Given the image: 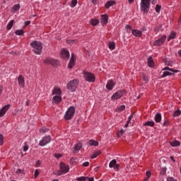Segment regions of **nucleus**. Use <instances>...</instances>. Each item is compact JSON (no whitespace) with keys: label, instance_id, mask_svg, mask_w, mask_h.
I'll return each mask as SVG.
<instances>
[{"label":"nucleus","instance_id":"obj_1","mask_svg":"<svg viewBox=\"0 0 181 181\" xmlns=\"http://www.w3.org/2000/svg\"><path fill=\"white\" fill-rule=\"evenodd\" d=\"M31 47H33V52L35 54H42V49H43V44L42 42L34 40L30 44Z\"/></svg>","mask_w":181,"mask_h":181},{"label":"nucleus","instance_id":"obj_2","mask_svg":"<svg viewBox=\"0 0 181 181\" xmlns=\"http://www.w3.org/2000/svg\"><path fill=\"white\" fill-rule=\"evenodd\" d=\"M78 87V79H74L69 82L66 85V88L71 93H74Z\"/></svg>","mask_w":181,"mask_h":181},{"label":"nucleus","instance_id":"obj_3","mask_svg":"<svg viewBox=\"0 0 181 181\" xmlns=\"http://www.w3.org/2000/svg\"><path fill=\"white\" fill-rule=\"evenodd\" d=\"M74 114H76V107L71 106L66 112L64 119H66V121L71 119V118L74 117Z\"/></svg>","mask_w":181,"mask_h":181},{"label":"nucleus","instance_id":"obj_4","mask_svg":"<svg viewBox=\"0 0 181 181\" xmlns=\"http://www.w3.org/2000/svg\"><path fill=\"white\" fill-rule=\"evenodd\" d=\"M140 6L141 11H143L144 13H148L151 6V0H141Z\"/></svg>","mask_w":181,"mask_h":181},{"label":"nucleus","instance_id":"obj_5","mask_svg":"<svg viewBox=\"0 0 181 181\" xmlns=\"http://www.w3.org/2000/svg\"><path fill=\"white\" fill-rule=\"evenodd\" d=\"M83 78L88 83H94L95 81V75L89 71H83Z\"/></svg>","mask_w":181,"mask_h":181},{"label":"nucleus","instance_id":"obj_6","mask_svg":"<svg viewBox=\"0 0 181 181\" xmlns=\"http://www.w3.org/2000/svg\"><path fill=\"white\" fill-rule=\"evenodd\" d=\"M44 64H51L53 67H56V66H59V60L52 58H47L44 60Z\"/></svg>","mask_w":181,"mask_h":181},{"label":"nucleus","instance_id":"obj_7","mask_svg":"<svg viewBox=\"0 0 181 181\" xmlns=\"http://www.w3.org/2000/svg\"><path fill=\"white\" fill-rule=\"evenodd\" d=\"M50 141H52V137L50 136H44L41 141L39 142L40 146H46L47 144H49Z\"/></svg>","mask_w":181,"mask_h":181},{"label":"nucleus","instance_id":"obj_8","mask_svg":"<svg viewBox=\"0 0 181 181\" xmlns=\"http://www.w3.org/2000/svg\"><path fill=\"white\" fill-rule=\"evenodd\" d=\"M124 94H125L124 90H121L117 91L112 95L111 100H118V99L121 98V97H122V95H124Z\"/></svg>","mask_w":181,"mask_h":181},{"label":"nucleus","instance_id":"obj_9","mask_svg":"<svg viewBox=\"0 0 181 181\" xmlns=\"http://www.w3.org/2000/svg\"><path fill=\"white\" fill-rule=\"evenodd\" d=\"M166 40V35H163L161 37L158 38L153 42V46H162L163 43H165Z\"/></svg>","mask_w":181,"mask_h":181},{"label":"nucleus","instance_id":"obj_10","mask_svg":"<svg viewBox=\"0 0 181 181\" xmlns=\"http://www.w3.org/2000/svg\"><path fill=\"white\" fill-rule=\"evenodd\" d=\"M109 168H113L116 172L119 170V164L117 163V160L113 159L109 164Z\"/></svg>","mask_w":181,"mask_h":181},{"label":"nucleus","instance_id":"obj_11","mask_svg":"<svg viewBox=\"0 0 181 181\" xmlns=\"http://www.w3.org/2000/svg\"><path fill=\"white\" fill-rule=\"evenodd\" d=\"M74 66H76V55L74 53H72L71 59L68 64V69H73Z\"/></svg>","mask_w":181,"mask_h":181},{"label":"nucleus","instance_id":"obj_12","mask_svg":"<svg viewBox=\"0 0 181 181\" xmlns=\"http://www.w3.org/2000/svg\"><path fill=\"white\" fill-rule=\"evenodd\" d=\"M60 169L62 170L64 174L68 173L69 170H70L69 165H66L63 162L60 163Z\"/></svg>","mask_w":181,"mask_h":181},{"label":"nucleus","instance_id":"obj_13","mask_svg":"<svg viewBox=\"0 0 181 181\" xmlns=\"http://www.w3.org/2000/svg\"><path fill=\"white\" fill-rule=\"evenodd\" d=\"M115 82H114V80L110 79L107 81V83L106 84V88L107 90H108L109 91L112 90V88H114V87H115Z\"/></svg>","mask_w":181,"mask_h":181},{"label":"nucleus","instance_id":"obj_14","mask_svg":"<svg viewBox=\"0 0 181 181\" xmlns=\"http://www.w3.org/2000/svg\"><path fill=\"white\" fill-rule=\"evenodd\" d=\"M62 59H69L70 57V52L66 49H62L61 51Z\"/></svg>","mask_w":181,"mask_h":181},{"label":"nucleus","instance_id":"obj_15","mask_svg":"<svg viewBox=\"0 0 181 181\" xmlns=\"http://www.w3.org/2000/svg\"><path fill=\"white\" fill-rule=\"evenodd\" d=\"M9 108H11V105H9V104L4 106L0 110V117H4V115H5V114H6V112L8 111V110H9Z\"/></svg>","mask_w":181,"mask_h":181},{"label":"nucleus","instance_id":"obj_16","mask_svg":"<svg viewBox=\"0 0 181 181\" xmlns=\"http://www.w3.org/2000/svg\"><path fill=\"white\" fill-rule=\"evenodd\" d=\"M103 26H107V24L108 23V15L103 14L101 16V21Z\"/></svg>","mask_w":181,"mask_h":181},{"label":"nucleus","instance_id":"obj_17","mask_svg":"<svg viewBox=\"0 0 181 181\" xmlns=\"http://www.w3.org/2000/svg\"><path fill=\"white\" fill-rule=\"evenodd\" d=\"M18 83L19 86L21 87L22 88L25 87V78L22 75H20L18 77Z\"/></svg>","mask_w":181,"mask_h":181},{"label":"nucleus","instance_id":"obj_18","mask_svg":"<svg viewBox=\"0 0 181 181\" xmlns=\"http://www.w3.org/2000/svg\"><path fill=\"white\" fill-rule=\"evenodd\" d=\"M116 4L117 2L114 0L107 1L105 4V8L106 9H110V6H114V5H115Z\"/></svg>","mask_w":181,"mask_h":181},{"label":"nucleus","instance_id":"obj_19","mask_svg":"<svg viewBox=\"0 0 181 181\" xmlns=\"http://www.w3.org/2000/svg\"><path fill=\"white\" fill-rule=\"evenodd\" d=\"M52 101L53 103H54V104H59V103H62V96L59 95L54 96L52 98Z\"/></svg>","mask_w":181,"mask_h":181},{"label":"nucleus","instance_id":"obj_20","mask_svg":"<svg viewBox=\"0 0 181 181\" xmlns=\"http://www.w3.org/2000/svg\"><path fill=\"white\" fill-rule=\"evenodd\" d=\"M62 95V89L60 88L54 87L52 90V95Z\"/></svg>","mask_w":181,"mask_h":181},{"label":"nucleus","instance_id":"obj_21","mask_svg":"<svg viewBox=\"0 0 181 181\" xmlns=\"http://www.w3.org/2000/svg\"><path fill=\"white\" fill-rule=\"evenodd\" d=\"M132 33L134 36H136V37H141V36H142V32L139 30H132Z\"/></svg>","mask_w":181,"mask_h":181},{"label":"nucleus","instance_id":"obj_22","mask_svg":"<svg viewBox=\"0 0 181 181\" xmlns=\"http://www.w3.org/2000/svg\"><path fill=\"white\" fill-rule=\"evenodd\" d=\"M147 64L148 67H153L155 66V62H153V58L152 57H149L147 59Z\"/></svg>","mask_w":181,"mask_h":181},{"label":"nucleus","instance_id":"obj_23","mask_svg":"<svg viewBox=\"0 0 181 181\" xmlns=\"http://www.w3.org/2000/svg\"><path fill=\"white\" fill-rule=\"evenodd\" d=\"M88 145L89 146H98V141L94 140V139H90L87 142Z\"/></svg>","mask_w":181,"mask_h":181},{"label":"nucleus","instance_id":"obj_24","mask_svg":"<svg viewBox=\"0 0 181 181\" xmlns=\"http://www.w3.org/2000/svg\"><path fill=\"white\" fill-rule=\"evenodd\" d=\"M154 119L157 123L160 122L162 121V115L160 113H156Z\"/></svg>","mask_w":181,"mask_h":181},{"label":"nucleus","instance_id":"obj_25","mask_svg":"<svg viewBox=\"0 0 181 181\" xmlns=\"http://www.w3.org/2000/svg\"><path fill=\"white\" fill-rule=\"evenodd\" d=\"M169 144L171 146L176 147L180 146V142L177 140H173L171 141H169Z\"/></svg>","mask_w":181,"mask_h":181},{"label":"nucleus","instance_id":"obj_26","mask_svg":"<svg viewBox=\"0 0 181 181\" xmlns=\"http://www.w3.org/2000/svg\"><path fill=\"white\" fill-rule=\"evenodd\" d=\"M81 144L78 143L75 144L74 148V153H77L81 149Z\"/></svg>","mask_w":181,"mask_h":181},{"label":"nucleus","instance_id":"obj_27","mask_svg":"<svg viewBox=\"0 0 181 181\" xmlns=\"http://www.w3.org/2000/svg\"><path fill=\"white\" fill-rule=\"evenodd\" d=\"M98 23H100L99 19H97V18L90 19V25H92V26H97Z\"/></svg>","mask_w":181,"mask_h":181},{"label":"nucleus","instance_id":"obj_28","mask_svg":"<svg viewBox=\"0 0 181 181\" xmlns=\"http://www.w3.org/2000/svg\"><path fill=\"white\" fill-rule=\"evenodd\" d=\"M19 9H21V4H15L11 9V12H18Z\"/></svg>","mask_w":181,"mask_h":181},{"label":"nucleus","instance_id":"obj_29","mask_svg":"<svg viewBox=\"0 0 181 181\" xmlns=\"http://www.w3.org/2000/svg\"><path fill=\"white\" fill-rule=\"evenodd\" d=\"M165 70H168V71H172V73H179V71L178 70H176V69H172V68H170L168 66H165L163 69V71H165Z\"/></svg>","mask_w":181,"mask_h":181},{"label":"nucleus","instance_id":"obj_30","mask_svg":"<svg viewBox=\"0 0 181 181\" xmlns=\"http://www.w3.org/2000/svg\"><path fill=\"white\" fill-rule=\"evenodd\" d=\"M15 21L14 20H11L7 25L6 26V30H11L13 26V23H14Z\"/></svg>","mask_w":181,"mask_h":181},{"label":"nucleus","instance_id":"obj_31","mask_svg":"<svg viewBox=\"0 0 181 181\" xmlns=\"http://www.w3.org/2000/svg\"><path fill=\"white\" fill-rule=\"evenodd\" d=\"M144 127H155L154 121H147L144 124Z\"/></svg>","mask_w":181,"mask_h":181},{"label":"nucleus","instance_id":"obj_32","mask_svg":"<svg viewBox=\"0 0 181 181\" xmlns=\"http://www.w3.org/2000/svg\"><path fill=\"white\" fill-rule=\"evenodd\" d=\"M173 74H173V72L172 73V72H169V71H166L163 72V74L160 78H165V77H167V76H173Z\"/></svg>","mask_w":181,"mask_h":181},{"label":"nucleus","instance_id":"obj_33","mask_svg":"<svg viewBox=\"0 0 181 181\" xmlns=\"http://www.w3.org/2000/svg\"><path fill=\"white\" fill-rule=\"evenodd\" d=\"M176 37V32L173 31L168 37V41L171 40V39H175Z\"/></svg>","mask_w":181,"mask_h":181},{"label":"nucleus","instance_id":"obj_34","mask_svg":"<svg viewBox=\"0 0 181 181\" xmlns=\"http://www.w3.org/2000/svg\"><path fill=\"white\" fill-rule=\"evenodd\" d=\"M108 47L110 50H114L115 49V42H110L108 44Z\"/></svg>","mask_w":181,"mask_h":181},{"label":"nucleus","instance_id":"obj_35","mask_svg":"<svg viewBox=\"0 0 181 181\" xmlns=\"http://www.w3.org/2000/svg\"><path fill=\"white\" fill-rule=\"evenodd\" d=\"M101 154V151H98L93 153V154L91 156V159H95V158H97V156H98V155Z\"/></svg>","mask_w":181,"mask_h":181},{"label":"nucleus","instance_id":"obj_36","mask_svg":"<svg viewBox=\"0 0 181 181\" xmlns=\"http://www.w3.org/2000/svg\"><path fill=\"white\" fill-rule=\"evenodd\" d=\"M141 78H143L144 81L145 83H148L149 81V79H148V76H146V74L145 73H141Z\"/></svg>","mask_w":181,"mask_h":181},{"label":"nucleus","instance_id":"obj_37","mask_svg":"<svg viewBox=\"0 0 181 181\" xmlns=\"http://www.w3.org/2000/svg\"><path fill=\"white\" fill-rule=\"evenodd\" d=\"M77 158L76 157H72L70 160H69V163H71V165H76V163H77Z\"/></svg>","mask_w":181,"mask_h":181},{"label":"nucleus","instance_id":"obj_38","mask_svg":"<svg viewBox=\"0 0 181 181\" xmlns=\"http://www.w3.org/2000/svg\"><path fill=\"white\" fill-rule=\"evenodd\" d=\"M15 33L18 36H22L25 33V32L23 31V30H16Z\"/></svg>","mask_w":181,"mask_h":181},{"label":"nucleus","instance_id":"obj_39","mask_svg":"<svg viewBox=\"0 0 181 181\" xmlns=\"http://www.w3.org/2000/svg\"><path fill=\"white\" fill-rule=\"evenodd\" d=\"M53 174L55 175V176H62V175H64V173H63L62 171V170L60 169V170H58L57 172H54Z\"/></svg>","mask_w":181,"mask_h":181},{"label":"nucleus","instance_id":"obj_40","mask_svg":"<svg viewBox=\"0 0 181 181\" xmlns=\"http://www.w3.org/2000/svg\"><path fill=\"white\" fill-rule=\"evenodd\" d=\"M40 132H41L42 134H46V132H49V129L46 127H42L40 129Z\"/></svg>","mask_w":181,"mask_h":181},{"label":"nucleus","instance_id":"obj_41","mask_svg":"<svg viewBox=\"0 0 181 181\" xmlns=\"http://www.w3.org/2000/svg\"><path fill=\"white\" fill-rule=\"evenodd\" d=\"M170 124V122H169V119L167 118L165 119L164 122L163 123V127H168V125Z\"/></svg>","mask_w":181,"mask_h":181},{"label":"nucleus","instance_id":"obj_42","mask_svg":"<svg viewBox=\"0 0 181 181\" xmlns=\"http://www.w3.org/2000/svg\"><path fill=\"white\" fill-rule=\"evenodd\" d=\"M161 8L162 6H160L159 4H157L155 8L156 12H157V13H159L160 12Z\"/></svg>","mask_w":181,"mask_h":181},{"label":"nucleus","instance_id":"obj_43","mask_svg":"<svg viewBox=\"0 0 181 181\" xmlns=\"http://www.w3.org/2000/svg\"><path fill=\"white\" fill-rule=\"evenodd\" d=\"M160 29H162V25L156 26V28H154V31L156 32V33H158V32H159Z\"/></svg>","mask_w":181,"mask_h":181},{"label":"nucleus","instance_id":"obj_44","mask_svg":"<svg viewBox=\"0 0 181 181\" xmlns=\"http://www.w3.org/2000/svg\"><path fill=\"white\" fill-rule=\"evenodd\" d=\"M76 5H77V0H71V3L70 5L71 8H74Z\"/></svg>","mask_w":181,"mask_h":181},{"label":"nucleus","instance_id":"obj_45","mask_svg":"<svg viewBox=\"0 0 181 181\" xmlns=\"http://www.w3.org/2000/svg\"><path fill=\"white\" fill-rule=\"evenodd\" d=\"M181 111L180 110H175L173 113V117H179L180 115Z\"/></svg>","mask_w":181,"mask_h":181},{"label":"nucleus","instance_id":"obj_46","mask_svg":"<svg viewBox=\"0 0 181 181\" xmlns=\"http://www.w3.org/2000/svg\"><path fill=\"white\" fill-rule=\"evenodd\" d=\"M78 181H87V177H79L76 179Z\"/></svg>","mask_w":181,"mask_h":181},{"label":"nucleus","instance_id":"obj_47","mask_svg":"<svg viewBox=\"0 0 181 181\" xmlns=\"http://www.w3.org/2000/svg\"><path fill=\"white\" fill-rule=\"evenodd\" d=\"M4 145V135L0 134V146Z\"/></svg>","mask_w":181,"mask_h":181},{"label":"nucleus","instance_id":"obj_48","mask_svg":"<svg viewBox=\"0 0 181 181\" xmlns=\"http://www.w3.org/2000/svg\"><path fill=\"white\" fill-rule=\"evenodd\" d=\"M39 175H40L39 170H35V173H34L35 179H37V176H39Z\"/></svg>","mask_w":181,"mask_h":181},{"label":"nucleus","instance_id":"obj_49","mask_svg":"<svg viewBox=\"0 0 181 181\" xmlns=\"http://www.w3.org/2000/svg\"><path fill=\"white\" fill-rule=\"evenodd\" d=\"M123 134H124V129H121L120 131H119L117 133L118 138H119V136H122Z\"/></svg>","mask_w":181,"mask_h":181},{"label":"nucleus","instance_id":"obj_50","mask_svg":"<svg viewBox=\"0 0 181 181\" xmlns=\"http://www.w3.org/2000/svg\"><path fill=\"white\" fill-rule=\"evenodd\" d=\"M166 168H163L161 171H160V175H166Z\"/></svg>","mask_w":181,"mask_h":181},{"label":"nucleus","instance_id":"obj_51","mask_svg":"<svg viewBox=\"0 0 181 181\" xmlns=\"http://www.w3.org/2000/svg\"><path fill=\"white\" fill-rule=\"evenodd\" d=\"M167 181H177V180L175 179L173 177H168Z\"/></svg>","mask_w":181,"mask_h":181},{"label":"nucleus","instance_id":"obj_52","mask_svg":"<svg viewBox=\"0 0 181 181\" xmlns=\"http://www.w3.org/2000/svg\"><path fill=\"white\" fill-rule=\"evenodd\" d=\"M173 64V61L165 62V66H172Z\"/></svg>","mask_w":181,"mask_h":181},{"label":"nucleus","instance_id":"obj_53","mask_svg":"<svg viewBox=\"0 0 181 181\" xmlns=\"http://www.w3.org/2000/svg\"><path fill=\"white\" fill-rule=\"evenodd\" d=\"M146 175L147 176V179H149V177H151V176H152V173H151V171H147L146 173Z\"/></svg>","mask_w":181,"mask_h":181},{"label":"nucleus","instance_id":"obj_54","mask_svg":"<svg viewBox=\"0 0 181 181\" xmlns=\"http://www.w3.org/2000/svg\"><path fill=\"white\" fill-rule=\"evenodd\" d=\"M119 111L121 112V111H124L125 110V105H122L118 108Z\"/></svg>","mask_w":181,"mask_h":181},{"label":"nucleus","instance_id":"obj_55","mask_svg":"<svg viewBox=\"0 0 181 181\" xmlns=\"http://www.w3.org/2000/svg\"><path fill=\"white\" fill-rule=\"evenodd\" d=\"M28 149H29V145L25 144V145L23 146V151H24V152H26V151H28Z\"/></svg>","mask_w":181,"mask_h":181},{"label":"nucleus","instance_id":"obj_56","mask_svg":"<svg viewBox=\"0 0 181 181\" xmlns=\"http://www.w3.org/2000/svg\"><path fill=\"white\" fill-rule=\"evenodd\" d=\"M35 165L37 168H39V166H40V165H42V163H40V160H37L35 163Z\"/></svg>","mask_w":181,"mask_h":181},{"label":"nucleus","instance_id":"obj_57","mask_svg":"<svg viewBox=\"0 0 181 181\" xmlns=\"http://www.w3.org/2000/svg\"><path fill=\"white\" fill-rule=\"evenodd\" d=\"M55 158H57V159H59V158H62V155L60 153H56L54 154Z\"/></svg>","mask_w":181,"mask_h":181},{"label":"nucleus","instance_id":"obj_58","mask_svg":"<svg viewBox=\"0 0 181 181\" xmlns=\"http://www.w3.org/2000/svg\"><path fill=\"white\" fill-rule=\"evenodd\" d=\"M132 117H133L132 115L129 117L127 124H129L131 122V120L132 119Z\"/></svg>","mask_w":181,"mask_h":181},{"label":"nucleus","instance_id":"obj_59","mask_svg":"<svg viewBox=\"0 0 181 181\" xmlns=\"http://www.w3.org/2000/svg\"><path fill=\"white\" fill-rule=\"evenodd\" d=\"M89 165H90V163H88V161L83 163V166H84L85 168H87V166H89Z\"/></svg>","mask_w":181,"mask_h":181},{"label":"nucleus","instance_id":"obj_60","mask_svg":"<svg viewBox=\"0 0 181 181\" xmlns=\"http://www.w3.org/2000/svg\"><path fill=\"white\" fill-rule=\"evenodd\" d=\"M66 42L68 43V45H73V43L74 42V40H66Z\"/></svg>","mask_w":181,"mask_h":181},{"label":"nucleus","instance_id":"obj_61","mask_svg":"<svg viewBox=\"0 0 181 181\" xmlns=\"http://www.w3.org/2000/svg\"><path fill=\"white\" fill-rule=\"evenodd\" d=\"M125 28L126 29H129V30H132V26L129 25H126Z\"/></svg>","mask_w":181,"mask_h":181},{"label":"nucleus","instance_id":"obj_62","mask_svg":"<svg viewBox=\"0 0 181 181\" xmlns=\"http://www.w3.org/2000/svg\"><path fill=\"white\" fill-rule=\"evenodd\" d=\"M2 91H4V86H0V95H2Z\"/></svg>","mask_w":181,"mask_h":181},{"label":"nucleus","instance_id":"obj_63","mask_svg":"<svg viewBox=\"0 0 181 181\" xmlns=\"http://www.w3.org/2000/svg\"><path fill=\"white\" fill-rule=\"evenodd\" d=\"M86 180H88V181H94V177H86Z\"/></svg>","mask_w":181,"mask_h":181},{"label":"nucleus","instance_id":"obj_64","mask_svg":"<svg viewBox=\"0 0 181 181\" xmlns=\"http://www.w3.org/2000/svg\"><path fill=\"white\" fill-rule=\"evenodd\" d=\"M30 23V21H28L25 22V26H29V24Z\"/></svg>","mask_w":181,"mask_h":181}]
</instances>
